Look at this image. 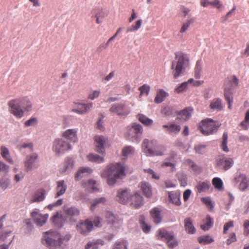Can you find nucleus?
I'll use <instances>...</instances> for the list:
<instances>
[{
	"label": "nucleus",
	"mask_w": 249,
	"mask_h": 249,
	"mask_svg": "<svg viewBox=\"0 0 249 249\" xmlns=\"http://www.w3.org/2000/svg\"><path fill=\"white\" fill-rule=\"evenodd\" d=\"M232 159L228 157H219L216 160V166L225 171L229 169L233 165Z\"/></svg>",
	"instance_id": "obj_12"
},
{
	"label": "nucleus",
	"mask_w": 249,
	"mask_h": 249,
	"mask_svg": "<svg viewBox=\"0 0 249 249\" xmlns=\"http://www.w3.org/2000/svg\"><path fill=\"white\" fill-rule=\"evenodd\" d=\"M201 71L202 63L201 61H197L195 68V77L196 78L199 79L200 77Z\"/></svg>",
	"instance_id": "obj_48"
},
{
	"label": "nucleus",
	"mask_w": 249,
	"mask_h": 249,
	"mask_svg": "<svg viewBox=\"0 0 249 249\" xmlns=\"http://www.w3.org/2000/svg\"><path fill=\"white\" fill-rule=\"evenodd\" d=\"M127 241L124 240L118 241L115 243L113 249H127Z\"/></svg>",
	"instance_id": "obj_47"
},
{
	"label": "nucleus",
	"mask_w": 249,
	"mask_h": 249,
	"mask_svg": "<svg viewBox=\"0 0 249 249\" xmlns=\"http://www.w3.org/2000/svg\"><path fill=\"white\" fill-rule=\"evenodd\" d=\"M71 111L79 114H84L88 112L93 107L92 103L83 104L79 101L73 102Z\"/></svg>",
	"instance_id": "obj_10"
},
{
	"label": "nucleus",
	"mask_w": 249,
	"mask_h": 249,
	"mask_svg": "<svg viewBox=\"0 0 249 249\" xmlns=\"http://www.w3.org/2000/svg\"><path fill=\"white\" fill-rule=\"evenodd\" d=\"M142 147L143 152L149 156H162L166 150L165 146L159 144L155 140H143Z\"/></svg>",
	"instance_id": "obj_4"
},
{
	"label": "nucleus",
	"mask_w": 249,
	"mask_h": 249,
	"mask_svg": "<svg viewBox=\"0 0 249 249\" xmlns=\"http://www.w3.org/2000/svg\"><path fill=\"white\" fill-rule=\"evenodd\" d=\"M110 111L117 113L119 116H125L129 113V109L124 104H115L111 106Z\"/></svg>",
	"instance_id": "obj_13"
},
{
	"label": "nucleus",
	"mask_w": 249,
	"mask_h": 249,
	"mask_svg": "<svg viewBox=\"0 0 249 249\" xmlns=\"http://www.w3.org/2000/svg\"><path fill=\"white\" fill-rule=\"evenodd\" d=\"M185 163L188 165L190 168L196 174H199L202 171V168L190 160H185Z\"/></svg>",
	"instance_id": "obj_37"
},
{
	"label": "nucleus",
	"mask_w": 249,
	"mask_h": 249,
	"mask_svg": "<svg viewBox=\"0 0 249 249\" xmlns=\"http://www.w3.org/2000/svg\"><path fill=\"white\" fill-rule=\"evenodd\" d=\"M92 170L88 167H83L80 168L75 176V178L76 180H79L84 176L91 174Z\"/></svg>",
	"instance_id": "obj_29"
},
{
	"label": "nucleus",
	"mask_w": 249,
	"mask_h": 249,
	"mask_svg": "<svg viewBox=\"0 0 249 249\" xmlns=\"http://www.w3.org/2000/svg\"><path fill=\"white\" fill-rule=\"evenodd\" d=\"M125 166L120 163L108 165L107 169L102 173V177L107 178V183L109 186L114 185L118 179L125 176Z\"/></svg>",
	"instance_id": "obj_2"
},
{
	"label": "nucleus",
	"mask_w": 249,
	"mask_h": 249,
	"mask_svg": "<svg viewBox=\"0 0 249 249\" xmlns=\"http://www.w3.org/2000/svg\"><path fill=\"white\" fill-rule=\"evenodd\" d=\"M46 191L44 189H38L35 193L31 199V202H39L43 201L45 198Z\"/></svg>",
	"instance_id": "obj_25"
},
{
	"label": "nucleus",
	"mask_w": 249,
	"mask_h": 249,
	"mask_svg": "<svg viewBox=\"0 0 249 249\" xmlns=\"http://www.w3.org/2000/svg\"><path fill=\"white\" fill-rule=\"evenodd\" d=\"M87 157L88 160L98 163H102L104 161L103 157L97 154H90L88 155Z\"/></svg>",
	"instance_id": "obj_38"
},
{
	"label": "nucleus",
	"mask_w": 249,
	"mask_h": 249,
	"mask_svg": "<svg viewBox=\"0 0 249 249\" xmlns=\"http://www.w3.org/2000/svg\"><path fill=\"white\" fill-rule=\"evenodd\" d=\"M141 189L142 191L143 195L147 197H151L152 195V188L150 184L148 182H142L141 183Z\"/></svg>",
	"instance_id": "obj_28"
},
{
	"label": "nucleus",
	"mask_w": 249,
	"mask_h": 249,
	"mask_svg": "<svg viewBox=\"0 0 249 249\" xmlns=\"http://www.w3.org/2000/svg\"><path fill=\"white\" fill-rule=\"evenodd\" d=\"M233 180L236 183L240 182L238 187L241 191L244 192L249 190V177L239 173L235 175Z\"/></svg>",
	"instance_id": "obj_9"
},
{
	"label": "nucleus",
	"mask_w": 249,
	"mask_h": 249,
	"mask_svg": "<svg viewBox=\"0 0 249 249\" xmlns=\"http://www.w3.org/2000/svg\"><path fill=\"white\" fill-rule=\"evenodd\" d=\"M200 3L201 6L203 7L211 5L218 9L223 6L222 3L219 0H212L211 1L209 0H200Z\"/></svg>",
	"instance_id": "obj_23"
},
{
	"label": "nucleus",
	"mask_w": 249,
	"mask_h": 249,
	"mask_svg": "<svg viewBox=\"0 0 249 249\" xmlns=\"http://www.w3.org/2000/svg\"><path fill=\"white\" fill-rule=\"evenodd\" d=\"M67 188V185L66 184L64 180L57 181L56 187V193L55 196V197H58L63 195L65 193Z\"/></svg>",
	"instance_id": "obj_22"
},
{
	"label": "nucleus",
	"mask_w": 249,
	"mask_h": 249,
	"mask_svg": "<svg viewBox=\"0 0 249 249\" xmlns=\"http://www.w3.org/2000/svg\"><path fill=\"white\" fill-rule=\"evenodd\" d=\"M38 159V155L36 153H33L26 157V160L24 162V165L27 171H31L35 166V163Z\"/></svg>",
	"instance_id": "obj_16"
},
{
	"label": "nucleus",
	"mask_w": 249,
	"mask_h": 249,
	"mask_svg": "<svg viewBox=\"0 0 249 249\" xmlns=\"http://www.w3.org/2000/svg\"><path fill=\"white\" fill-rule=\"evenodd\" d=\"M65 212L67 215L71 216H78L80 214L79 210L74 207H71L66 209L65 210Z\"/></svg>",
	"instance_id": "obj_43"
},
{
	"label": "nucleus",
	"mask_w": 249,
	"mask_h": 249,
	"mask_svg": "<svg viewBox=\"0 0 249 249\" xmlns=\"http://www.w3.org/2000/svg\"><path fill=\"white\" fill-rule=\"evenodd\" d=\"M100 93V91L99 90H93L89 93L88 98L91 100H93L98 97Z\"/></svg>",
	"instance_id": "obj_60"
},
{
	"label": "nucleus",
	"mask_w": 249,
	"mask_h": 249,
	"mask_svg": "<svg viewBox=\"0 0 249 249\" xmlns=\"http://www.w3.org/2000/svg\"><path fill=\"white\" fill-rule=\"evenodd\" d=\"M210 108L213 110L220 111L223 108L222 100L220 98L213 99L209 105Z\"/></svg>",
	"instance_id": "obj_27"
},
{
	"label": "nucleus",
	"mask_w": 249,
	"mask_h": 249,
	"mask_svg": "<svg viewBox=\"0 0 249 249\" xmlns=\"http://www.w3.org/2000/svg\"><path fill=\"white\" fill-rule=\"evenodd\" d=\"M168 94L162 89H160L157 91L156 96L154 101L156 103H160L163 102L164 98L167 96Z\"/></svg>",
	"instance_id": "obj_34"
},
{
	"label": "nucleus",
	"mask_w": 249,
	"mask_h": 249,
	"mask_svg": "<svg viewBox=\"0 0 249 249\" xmlns=\"http://www.w3.org/2000/svg\"><path fill=\"white\" fill-rule=\"evenodd\" d=\"M142 23V20L141 19L138 20L135 25H132L131 28L127 29V32H129L138 30L141 27Z\"/></svg>",
	"instance_id": "obj_58"
},
{
	"label": "nucleus",
	"mask_w": 249,
	"mask_h": 249,
	"mask_svg": "<svg viewBox=\"0 0 249 249\" xmlns=\"http://www.w3.org/2000/svg\"><path fill=\"white\" fill-rule=\"evenodd\" d=\"M139 221L143 231L145 233H148L150 230V227L144 222L142 217L140 218Z\"/></svg>",
	"instance_id": "obj_55"
},
{
	"label": "nucleus",
	"mask_w": 249,
	"mask_h": 249,
	"mask_svg": "<svg viewBox=\"0 0 249 249\" xmlns=\"http://www.w3.org/2000/svg\"><path fill=\"white\" fill-rule=\"evenodd\" d=\"M104 242L101 239H98L95 242H90L88 243L86 249H98V245H103Z\"/></svg>",
	"instance_id": "obj_41"
},
{
	"label": "nucleus",
	"mask_w": 249,
	"mask_h": 249,
	"mask_svg": "<svg viewBox=\"0 0 249 249\" xmlns=\"http://www.w3.org/2000/svg\"><path fill=\"white\" fill-rule=\"evenodd\" d=\"M37 123V120L36 118H31L24 123V125L26 126H29L32 125H35Z\"/></svg>",
	"instance_id": "obj_62"
},
{
	"label": "nucleus",
	"mask_w": 249,
	"mask_h": 249,
	"mask_svg": "<svg viewBox=\"0 0 249 249\" xmlns=\"http://www.w3.org/2000/svg\"><path fill=\"white\" fill-rule=\"evenodd\" d=\"M44 244L50 249H56L60 247L63 240L59 233L56 231H50L43 235Z\"/></svg>",
	"instance_id": "obj_5"
},
{
	"label": "nucleus",
	"mask_w": 249,
	"mask_h": 249,
	"mask_svg": "<svg viewBox=\"0 0 249 249\" xmlns=\"http://www.w3.org/2000/svg\"><path fill=\"white\" fill-rule=\"evenodd\" d=\"M193 111L192 107H186L179 111H176V119L181 122H185L190 118Z\"/></svg>",
	"instance_id": "obj_14"
},
{
	"label": "nucleus",
	"mask_w": 249,
	"mask_h": 249,
	"mask_svg": "<svg viewBox=\"0 0 249 249\" xmlns=\"http://www.w3.org/2000/svg\"><path fill=\"white\" fill-rule=\"evenodd\" d=\"M244 234L246 235L249 234V220H246L244 223Z\"/></svg>",
	"instance_id": "obj_64"
},
{
	"label": "nucleus",
	"mask_w": 249,
	"mask_h": 249,
	"mask_svg": "<svg viewBox=\"0 0 249 249\" xmlns=\"http://www.w3.org/2000/svg\"><path fill=\"white\" fill-rule=\"evenodd\" d=\"M210 186V182L208 181H199L196 186V188L197 192L201 193L207 191L209 189Z\"/></svg>",
	"instance_id": "obj_32"
},
{
	"label": "nucleus",
	"mask_w": 249,
	"mask_h": 249,
	"mask_svg": "<svg viewBox=\"0 0 249 249\" xmlns=\"http://www.w3.org/2000/svg\"><path fill=\"white\" fill-rule=\"evenodd\" d=\"M198 242L201 244H209L214 241V239L209 235H202L197 238Z\"/></svg>",
	"instance_id": "obj_40"
},
{
	"label": "nucleus",
	"mask_w": 249,
	"mask_h": 249,
	"mask_svg": "<svg viewBox=\"0 0 249 249\" xmlns=\"http://www.w3.org/2000/svg\"><path fill=\"white\" fill-rule=\"evenodd\" d=\"M107 139L103 136H96L94 137V144L96 147V151L100 153L105 152L104 144Z\"/></svg>",
	"instance_id": "obj_17"
},
{
	"label": "nucleus",
	"mask_w": 249,
	"mask_h": 249,
	"mask_svg": "<svg viewBox=\"0 0 249 249\" xmlns=\"http://www.w3.org/2000/svg\"><path fill=\"white\" fill-rule=\"evenodd\" d=\"M77 129H69L63 132L62 136L71 142H75L77 141Z\"/></svg>",
	"instance_id": "obj_19"
},
{
	"label": "nucleus",
	"mask_w": 249,
	"mask_h": 249,
	"mask_svg": "<svg viewBox=\"0 0 249 249\" xmlns=\"http://www.w3.org/2000/svg\"><path fill=\"white\" fill-rule=\"evenodd\" d=\"M10 184V180L9 178L3 177L0 179V186L3 190L7 189Z\"/></svg>",
	"instance_id": "obj_54"
},
{
	"label": "nucleus",
	"mask_w": 249,
	"mask_h": 249,
	"mask_svg": "<svg viewBox=\"0 0 249 249\" xmlns=\"http://www.w3.org/2000/svg\"><path fill=\"white\" fill-rule=\"evenodd\" d=\"M150 87L149 85L143 84L142 86L139 88V90L140 91V96H142L144 94L147 95L149 94Z\"/></svg>",
	"instance_id": "obj_53"
},
{
	"label": "nucleus",
	"mask_w": 249,
	"mask_h": 249,
	"mask_svg": "<svg viewBox=\"0 0 249 249\" xmlns=\"http://www.w3.org/2000/svg\"><path fill=\"white\" fill-rule=\"evenodd\" d=\"M10 112L17 118H21L25 112L32 110V105L27 97H20L8 102Z\"/></svg>",
	"instance_id": "obj_1"
},
{
	"label": "nucleus",
	"mask_w": 249,
	"mask_h": 249,
	"mask_svg": "<svg viewBox=\"0 0 249 249\" xmlns=\"http://www.w3.org/2000/svg\"><path fill=\"white\" fill-rule=\"evenodd\" d=\"M199 129L203 135L207 136L212 134L217 130V127L214 121L211 119L207 118L200 123Z\"/></svg>",
	"instance_id": "obj_7"
},
{
	"label": "nucleus",
	"mask_w": 249,
	"mask_h": 249,
	"mask_svg": "<svg viewBox=\"0 0 249 249\" xmlns=\"http://www.w3.org/2000/svg\"><path fill=\"white\" fill-rule=\"evenodd\" d=\"M194 22V19L191 18L187 19L185 22L182 24L181 28L179 31V33L183 34L187 31L189 28L190 25Z\"/></svg>",
	"instance_id": "obj_44"
},
{
	"label": "nucleus",
	"mask_w": 249,
	"mask_h": 249,
	"mask_svg": "<svg viewBox=\"0 0 249 249\" xmlns=\"http://www.w3.org/2000/svg\"><path fill=\"white\" fill-rule=\"evenodd\" d=\"M180 194L178 191H172L168 192V197L170 202L177 206H180L181 201L180 200Z\"/></svg>",
	"instance_id": "obj_21"
},
{
	"label": "nucleus",
	"mask_w": 249,
	"mask_h": 249,
	"mask_svg": "<svg viewBox=\"0 0 249 249\" xmlns=\"http://www.w3.org/2000/svg\"><path fill=\"white\" fill-rule=\"evenodd\" d=\"M31 215L33 219L34 223L38 226H42L46 223L48 218L47 214H42L37 211H33Z\"/></svg>",
	"instance_id": "obj_15"
},
{
	"label": "nucleus",
	"mask_w": 249,
	"mask_h": 249,
	"mask_svg": "<svg viewBox=\"0 0 249 249\" xmlns=\"http://www.w3.org/2000/svg\"><path fill=\"white\" fill-rule=\"evenodd\" d=\"M161 167L162 168L170 167H171V171L172 172H174L176 171L175 163H172V162H170L165 161V162H163L161 164Z\"/></svg>",
	"instance_id": "obj_56"
},
{
	"label": "nucleus",
	"mask_w": 249,
	"mask_h": 249,
	"mask_svg": "<svg viewBox=\"0 0 249 249\" xmlns=\"http://www.w3.org/2000/svg\"><path fill=\"white\" fill-rule=\"evenodd\" d=\"M71 149V145L62 139H55L53 142V149L57 154H63Z\"/></svg>",
	"instance_id": "obj_8"
},
{
	"label": "nucleus",
	"mask_w": 249,
	"mask_h": 249,
	"mask_svg": "<svg viewBox=\"0 0 249 249\" xmlns=\"http://www.w3.org/2000/svg\"><path fill=\"white\" fill-rule=\"evenodd\" d=\"M184 228L186 231L189 234H194L196 229L193 224V220L190 217H187L184 219Z\"/></svg>",
	"instance_id": "obj_26"
},
{
	"label": "nucleus",
	"mask_w": 249,
	"mask_h": 249,
	"mask_svg": "<svg viewBox=\"0 0 249 249\" xmlns=\"http://www.w3.org/2000/svg\"><path fill=\"white\" fill-rule=\"evenodd\" d=\"M1 155L3 159H4L7 162L10 163H13V160H12L10 155L9 151L8 149L4 146L0 147Z\"/></svg>",
	"instance_id": "obj_36"
},
{
	"label": "nucleus",
	"mask_w": 249,
	"mask_h": 249,
	"mask_svg": "<svg viewBox=\"0 0 249 249\" xmlns=\"http://www.w3.org/2000/svg\"><path fill=\"white\" fill-rule=\"evenodd\" d=\"M150 215L154 222L158 224L160 223L162 220V216L161 215V210L160 208L155 207L150 212Z\"/></svg>",
	"instance_id": "obj_24"
},
{
	"label": "nucleus",
	"mask_w": 249,
	"mask_h": 249,
	"mask_svg": "<svg viewBox=\"0 0 249 249\" xmlns=\"http://www.w3.org/2000/svg\"><path fill=\"white\" fill-rule=\"evenodd\" d=\"M233 226L234 223L233 221H230L226 223L224 225L223 233L226 234L229 228L233 227Z\"/></svg>",
	"instance_id": "obj_63"
},
{
	"label": "nucleus",
	"mask_w": 249,
	"mask_h": 249,
	"mask_svg": "<svg viewBox=\"0 0 249 249\" xmlns=\"http://www.w3.org/2000/svg\"><path fill=\"white\" fill-rule=\"evenodd\" d=\"M74 166V162L71 158H68L65 160L64 165L65 168L62 170V172H66L72 169Z\"/></svg>",
	"instance_id": "obj_46"
},
{
	"label": "nucleus",
	"mask_w": 249,
	"mask_h": 249,
	"mask_svg": "<svg viewBox=\"0 0 249 249\" xmlns=\"http://www.w3.org/2000/svg\"><path fill=\"white\" fill-rule=\"evenodd\" d=\"M224 95L225 97V99L227 102L233 101L232 97L231 96V93L230 92V89L225 88Z\"/></svg>",
	"instance_id": "obj_57"
},
{
	"label": "nucleus",
	"mask_w": 249,
	"mask_h": 249,
	"mask_svg": "<svg viewBox=\"0 0 249 249\" xmlns=\"http://www.w3.org/2000/svg\"><path fill=\"white\" fill-rule=\"evenodd\" d=\"M134 149L131 146L124 147L122 150V154L124 157H127L133 154Z\"/></svg>",
	"instance_id": "obj_51"
},
{
	"label": "nucleus",
	"mask_w": 249,
	"mask_h": 249,
	"mask_svg": "<svg viewBox=\"0 0 249 249\" xmlns=\"http://www.w3.org/2000/svg\"><path fill=\"white\" fill-rule=\"evenodd\" d=\"M163 127L166 129L165 131L169 133H178L181 129L179 125L175 124H171L169 125H163Z\"/></svg>",
	"instance_id": "obj_30"
},
{
	"label": "nucleus",
	"mask_w": 249,
	"mask_h": 249,
	"mask_svg": "<svg viewBox=\"0 0 249 249\" xmlns=\"http://www.w3.org/2000/svg\"><path fill=\"white\" fill-rule=\"evenodd\" d=\"M130 196V192L127 190H120L118 192L117 199L121 203L126 204L128 202Z\"/></svg>",
	"instance_id": "obj_20"
},
{
	"label": "nucleus",
	"mask_w": 249,
	"mask_h": 249,
	"mask_svg": "<svg viewBox=\"0 0 249 249\" xmlns=\"http://www.w3.org/2000/svg\"><path fill=\"white\" fill-rule=\"evenodd\" d=\"M105 217L107 222L110 224L114 223L116 219L115 215L109 211H106L105 212Z\"/></svg>",
	"instance_id": "obj_49"
},
{
	"label": "nucleus",
	"mask_w": 249,
	"mask_h": 249,
	"mask_svg": "<svg viewBox=\"0 0 249 249\" xmlns=\"http://www.w3.org/2000/svg\"><path fill=\"white\" fill-rule=\"evenodd\" d=\"M157 236L159 238L167 240L174 238V234L172 232H168L163 229H160L157 232Z\"/></svg>",
	"instance_id": "obj_31"
},
{
	"label": "nucleus",
	"mask_w": 249,
	"mask_h": 249,
	"mask_svg": "<svg viewBox=\"0 0 249 249\" xmlns=\"http://www.w3.org/2000/svg\"><path fill=\"white\" fill-rule=\"evenodd\" d=\"M193 81V79L191 78L189 79L187 82L181 83L175 89V91L177 93H180L183 92L187 88L188 84L192 83Z\"/></svg>",
	"instance_id": "obj_39"
},
{
	"label": "nucleus",
	"mask_w": 249,
	"mask_h": 249,
	"mask_svg": "<svg viewBox=\"0 0 249 249\" xmlns=\"http://www.w3.org/2000/svg\"><path fill=\"white\" fill-rule=\"evenodd\" d=\"M228 142V134L226 133H224L222 136V142L221 145V149L225 152H228L229 148L227 146Z\"/></svg>",
	"instance_id": "obj_50"
},
{
	"label": "nucleus",
	"mask_w": 249,
	"mask_h": 249,
	"mask_svg": "<svg viewBox=\"0 0 249 249\" xmlns=\"http://www.w3.org/2000/svg\"><path fill=\"white\" fill-rule=\"evenodd\" d=\"M106 202V199L104 197H102L99 198H95L92 200L90 205V210L94 211L96 208L99 206L101 204H104Z\"/></svg>",
	"instance_id": "obj_35"
},
{
	"label": "nucleus",
	"mask_w": 249,
	"mask_h": 249,
	"mask_svg": "<svg viewBox=\"0 0 249 249\" xmlns=\"http://www.w3.org/2000/svg\"><path fill=\"white\" fill-rule=\"evenodd\" d=\"M175 54V58L172 62L171 70L173 78L176 79L184 72L189 64V59L187 54L182 52H177Z\"/></svg>",
	"instance_id": "obj_3"
},
{
	"label": "nucleus",
	"mask_w": 249,
	"mask_h": 249,
	"mask_svg": "<svg viewBox=\"0 0 249 249\" xmlns=\"http://www.w3.org/2000/svg\"><path fill=\"white\" fill-rule=\"evenodd\" d=\"M93 224L92 221L88 219L81 221L77 225V231L82 234H88L92 229Z\"/></svg>",
	"instance_id": "obj_11"
},
{
	"label": "nucleus",
	"mask_w": 249,
	"mask_h": 249,
	"mask_svg": "<svg viewBox=\"0 0 249 249\" xmlns=\"http://www.w3.org/2000/svg\"><path fill=\"white\" fill-rule=\"evenodd\" d=\"M212 183L214 187L218 190H220L223 188V182L220 178H213L212 180Z\"/></svg>",
	"instance_id": "obj_52"
},
{
	"label": "nucleus",
	"mask_w": 249,
	"mask_h": 249,
	"mask_svg": "<svg viewBox=\"0 0 249 249\" xmlns=\"http://www.w3.org/2000/svg\"><path fill=\"white\" fill-rule=\"evenodd\" d=\"M18 146L19 150H21L23 148H29L31 151H33V144L32 142L23 143L20 145H18Z\"/></svg>",
	"instance_id": "obj_61"
},
{
	"label": "nucleus",
	"mask_w": 249,
	"mask_h": 249,
	"mask_svg": "<svg viewBox=\"0 0 249 249\" xmlns=\"http://www.w3.org/2000/svg\"><path fill=\"white\" fill-rule=\"evenodd\" d=\"M82 186L84 188H86V190L90 191L91 190L92 192L96 191L98 189L96 186V182L93 180H89L87 182H82Z\"/></svg>",
	"instance_id": "obj_33"
},
{
	"label": "nucleus",
	"mask_w": 249,
	"mask_h": 249,
	"mask_svg": "<svg viewBox=\"0 0 249 249\" xmlns=\"http://www.w3.org/2000/svg\"><path fill=\"white\" fill-rule=\"evenodd\" d=\"M128 202L136 209L139 208L143 204L142 197L137 193L130 196Z\"/></svg>",
	"instance_id": "obj_18"
},
{
	"label": "nucleus",
	"mask_w": 249,
	"mask_h": 249,
	"mask_svg": "<svg viewBox=\"0 0 249 249\" xmlns=\"http://www.w3.org/2000/svg\"><path fill=\"white\" fill-rule=\"evenodd\" d=\"M143 132L141 125L137 123H132L126 128L125 137L132 142H139Z\"/></svg>",
	"instance_id": "obj_6"
},
{
	"label": "nucleus",
	"mask_w": 249,
	"mask_h": 249,
	"mask_svg": "<svg viewBox=\"0 0 249 249\" xmlns=\"http://www.w3.org/2000/svg\"><path fill=\"white\" fill-rule=\"evenodd\" d=\"M138 119L140 122L146 126L151 125L153 122L151 119L143 114H138Z\"/></svg>",
	"instance_id": "obj_42"
},
{
	"label": "nucleus",
	"mask_w": 249,
	"mask_h": 249,
	"mask_svg": "<svg viewBox=\"0 0 249 249\" xmlns=\"http://www.w3.org/2000/svg\"><path fill=\"white\" fill-rule=\"evenodd\" d=\"M213 225V219L209 215H207L205 220V223L201 225V228L204 231H207Z\"/></svg>",
	"instance_id": "obj_45"
},
{
	"label": "nucleus",
	"mask_w": 249,
	"mask_h": 249,
	"mask_svg": "<svg viewBox=\"0 0 249 249\" xmlns=\"http://www.w3.org/2000/svg\"><path fill=\"white\" fill-rule=\"evenodd\" d=\"M173 109L169 107H166L161 110V113L165 116H170L173 114Z\"/></svg>",
	"instance_id": "obj_59"
}]
</instances>
